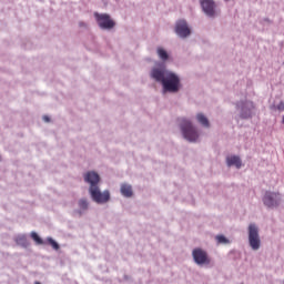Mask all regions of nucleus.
<instances>
[{"label": "nucleus", "mask_w": 284, "mask_h": 284, "mask_svg": "<svg viewBox=\"0 0 284 284\" xmlns=\"http://www.w3.org/2000/svg\"><path fill=\"white\" fill-rule=\"evenodd\" d=\"M263 203L266 207H277L278 203H281V195L274 192H266L263 197Z\"/></svg>", "instance_id": "7"}, {"label": "nucleus", "mask_w": 284, "mask_h": 284, "mask_svg": "<svg viewBox=\"0 0 284 284\" xmlns=\"http://www.w3.org/2000/svg\"><path fill=\"white\" fill-rule=\"evenodd\" d=\"M241 118L242 119H250V118H252V111H250V110L242 111Z\"/></svg>", "instance_id": "19"}, {"label": "nucleus", "mask_w": 284, "mask_h": 284, "mask_svg": "<svg viewBox=\"0 0 284 284\" xmlns=\"http://www.w3.org/2000/svg\"><path fill=\"white\" fill-rule=\"evenodd\" d=\"M31 239L38 244V245H43V240L39 237V234L37 232L31 233Z\"/></svg>", "instance_id": "16"}, {"label": "nucleus", "mask_w": 284, "mask_h": 284, "mask_svg": "<svg viewBox=\"0 0 284 284\" xmlns=\"http://www.w3.org/2000/svg\"><path fill=\"white\" fill-rule=\"evenodd\" d=\"M248 243L252 250H258L261 247V236H258V227L255 224L248 225Z\"/></svg>", "instance_id": "5"}, {"label": "nucleus", "mask_w": 284, "mask_h": 284, "mask_svg": "<svg viewBox=\"0 0 284 284\" xmlns=\"http://www.w3.org/2000/svg\"><path fill=\"white\" fill-rule=\"evenodd\" d=\"M16 243L18 245H22V247H28V240L26 239L24 235H20L16 239Z\"/></svg>", "instance_id": "15"}, {"label": "nucleus", "mask_w": 284, "mask_h": 284, "mask_svg": "<svg viewBox=\"0 0 284 284\" xmlns=\"http://www.w3.org/2000/svg\"><path fill=\"white\" fill-rule=\"evenodd\" d=\"M34 284H41L40 282H34Z\"/></svg>", "instance_id": "22"}, {"label": "nucleus", "mask_w": 284, "mask_h": 284, "mask_svg": "<svg viewBox=\"0 0 284 284\" xmlns=\"http://www.w3.org/2000/svg\"><path fill=\"white\" fill-rule=\"evenodd\" d=\"M201 7L207 17H214L216 14V3L213 0H201Z\"/></svg>", "instance_id": "9"}, {"label": "nucleus", "mask_w": 284, "mask_h": 284, "mask_svg": "<svg viewBox=\"0 0 284 284\" xmlns=\"http://www.w3.org/2000/svg\"><path fill=\"white\" fill-rule=\"evenodd\" d=\"M216 241L221 245H227L230 243V240H227V237H225V235H217Z\"/></svg>", "instance_id": "17"}, {"label": "nucleus", "mask_w": 284, "mask_h": 284, "mask_svg": "<svg viewBox=\"0 0 284 284\" xmlns=\"http://www.w3.org/2000/svg\"><path fill=\"white\" fill-rule=\"evenodd\" d=\"M158 57H160L162 61H168V59H170L168 51H165L163 48H158Z\"/></svg>", "instance_id": "14"}, {"label": "nucleus", "mask_w": 284, "mask_h": 284, "mask_svg": "<svg viewBox=\"0 0 284 284\" xmlns=\"http://www.w3.org/2000/svg\"><path fill=\"white\" fill-rule=\"evenodd\" d=\"M180 128L186 141H190V143H196V141H199V131L196 130V128H194V125H192V122L190 120L182 119Z\"/></svg>", "instance_id": "3"}, {"label": "nucleus", "mask_w": 284, "mask_h": 284, "mask_svg": "<svg viewBox=\"0 0 284 284\" xmlns=\"http://www.w3.org/2000/svg\"><path fill=\"white\" fill-rule=\"evenodd\" d=\"M78 205L80 207V210L75 211L77 214H79L81 216V214H83V212H85V210H88L89 207V203H88V200L85 199H81L79 202H78Z\"/></svg>", "instance_id": "12"}, {"label": "nucleus", "mask_w": 284, "mask_h": 284, "mask_svg": "<svg viewBox=\"0 0 284 284\" xmlns=\"http://www.w3.org/2000/svg\"><path fill=\"white\" fill-rule=\"evenodd\" d=\"M277 110H280L281 112L284 111V102L283 101L277 104Z\"/></svg>", "instance_id": "20"}, {"label": "nucleus", "mask_w": 284, "mask_h": 284, "mask_svg": "<svg viewBox=\"0 0 284 284\" xmlns=\"http://www.w3.org/2000/svg\"><path fill=\"white\" fill-rule=\"evenodd\" d=\"M49 245H51V247H53V250H59V243H57V241H54L52 237H48L47 239Z\"/></svg>", "instance_id": "18"}, {"label": "nucleus", "mask_w": 284, "mask_h": 284, "mask_svg": "<svg viewBox=\"0 0 284 284\" xmlns=\"http://www.w3.org/2000/svg\"><path fill=\"white\" fill-rule=\"evenodd\" d=\"M84 181L85 183H90L91 185L89 192L92 201L100 204L108 203V201H110V191L101 192V190L99 189V181H101V178L98 175L97 172H88L84 175Z\"/></svg>", "instance_id": "2"}, {"label": "nucleus", "mask_w": 284, "mask_h": 284, "mask_svg": "<svg viewBox=\"0 0 284 284\" xmlns=\"http://www.w3.org/2000/svg\"><path fill=\"white\" fill-rule=\"evenodd\" d=\"M196 120L197 122H200L201 125H203V128H210V120H207V116H205V114L197 113Z\"/></svg>", "instance_id": "13"}, {"label": "nucleus", "mask_w": 284, "mask_h": 284, "mask_svg": "<svg viewBox=\"0 0 284 284\" xmlns=\"http://www.w3.org/2000/svg\"><path fill=\"white\" fill-rule=\"evenodd\" d=\"M192 256L197 265H210V256H207V252H205L204 250L194 248L192 252Z\"/></svg>", "instance_id": "6"}, {"label": "nucleus", "mask_w": 284, "mask_h": 284, "mask_svg": "<svg viewBox=\"0 0 284 284\" xmlns=\"http://www.w3.org/2000/svg\"><path fill=\"white\" fill-rule=\"evenodd\" d=\"M43 121L45 122V123H50V116H48V115H43Z\"/></svg>", "instance_id": "21"}, {"label": "nucleus", "mask_w": 284, "mask_h": 284, "mask_svg": "<svg viewBox=\"0 0 284 284\" xmlns=\"http://www.w3.org/2000/svg\"><path fill=\"white\" fill-rule=\"evenodd\" d=\"M175 34H178V37H181V39H186V37H190V34H192V31L190 30V27H187V22L185 20H179L176 22Z\"/></svg>", "instance_id": "8"}, {"label": "nucleus", "mask_w": 284, "mask_h": 284, "mask_svg": "<svg viewBox=\"0 0 284 284\" xmlns=\"http://www.w3.org/2000/svg\"><path fill=\"white\" fill-rule=\"evenodd\" d=\"M121 194H122V196H125L126 199H130V196H132V194H133L132 185H130V184H122L121 185Z\"/></svg>", "instance_id": "11"}, {"label": "nucleus", "mask_w": 284, "mask_h": 284, "mask_svg": "<svg viewBox=\"0 0 284 284\" xmlns=\"http://www.w3.org/2000/svg\"><path fill=\"white\" fill-rule=\"evenodd\" d=\"M226 163H227L229 168H232V165H235V168H237V170H241V166L243 165V163L241 162V158H239L236 155L227 156Z\"/></svg>", "instance_id": "10"}, {"label": "nucleus", "mask_w": 284, "mask_h": 284, "mask_svg": "<svg viewBox=\"0 0 284 284\" xmlns=\"http://www.w3.org/2000/svg\"><path fill=\"white\" fill-rule=\"evenodd\" d=\"M95 20L102 30H112L116 23L110 19L108 13H94Z\"/></svg>", "instance_id": "4"}, {"label": "nucleus", "mask_w": 284, "mask_h": 284, "mask_svg": "<svg viewBox=\"0 0 284 284\" xmlns=\"http://www.w3.org/2000/svg\"><path fill=\"white\" fill-rule=\"evenodd\" d=\"M151 77L159 83H162L164 92H179L181 89V79H179V75L165 71V69H153Z\"/></svg>", "instance_id": "1"}]
</instances>
